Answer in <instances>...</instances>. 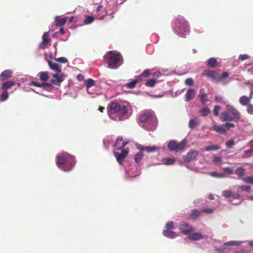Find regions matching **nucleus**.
Listing matches in <instances>:
<instances>
[{
  "label": "nucleus",
  "mask_w": 253,
  "mask_h": 253,
  "mask_svg": "<svg viewBox=\"0 0 253 253\" xmlns=\"http://www.w3.org/2000/svg\"><path fill=\"white\" fill-rule=\"evenodd\" d=\"M107 113L112 120L115 121H122L126 118L128 109L125 105L113 101L108 104Z\"/></svg>",
  "instance_id": "nucleus-1"
},
{
  "label": "nucleus",
  "mask_w": 253,
  "mask_h": 253,
  "mask_svg": "<svg viewBox=\"0 0 253 253\" xmlns=\"http://www.w3.org/2000/svg\"><path fill=\"white\" fill-rule=\"evenodd\" d=\"M139 120L145 123L142 126L148 131H153L156 128L157 120L152 110L142 111L139 116Z\"/></svg>",
  "instance_id": "nucleus-2"
},
{
  "label": "nucleus",
  "mask_w": 253,
  "mask_h": 253,
  "mask_svg": "<svg viewBox=\"0 0 253 253\" xmlns=\"http://www.w3.org/2000/svg\"><path fill=\"white\" fill-rule=\"evenodd\" d=\"M56 164L64 171L71 170L75 164V157L67 153H63L56 157Z\"/></svg>",
  "instance_id": "nucleus-3"
},
{
  "label": "nucleus",
  "mask_w": 253,
  "mask_h": 253,
  "mask_svg": "<svg viewBox=\"0 0 253 253\" xmlns=\"http://www.w3.org/2000/svg\"><path fill=\"white\" fill-rule=\"evenodd\" d=\"M123 60L120 53L111 51L106 53L104 56V61L108 67L111 69H116L120 65V62Z\"/></svg>",
  "instance_id": "nucleus-4"
},
{
  "label": "nucleus",
  "mask_w": 253,
  "mask_h": 253,
  "mask_svg": "<svg viewBox=\"0 0 253 253\" xmlns=\"http://www.w3.org/2000/svg\"><path fill=\"white\" fill-rule=\"evenodd\" d=\"M174 28L177 33L181 34L184 36L185 33L189 32L190 27L188 22L183 17L178 16L174 19Z\"/></svg>",
  "instance_id": "nucleus-5"
},
{
  "label": "nucleus",
  "mask_w": 253,
  "mask_h": 253,
  "mask_svg": "<svg viewBox=\"0 0 253 253\" xmlns=\"http://www.w3.org/2000/svg\"><path fill=\"white\" fill-rule=\"evenodd\" d=\"M235 127V125L231 122H226L222 125H218L214 121L212 122L213 130L216 132L222 134H225L228 130L231 128H234Z\"/></svg>",
  "instance_id": "nucleus-6"
},
{
  "label": "nucleus",
  "mask_w": 253,
  "mask_h": 253,
  "mask_svg": "<svg viewBox=\"0 0 253 253\" xmlns=\"http://www.w3.org/2000/svg\"><path fill=\"white\" fill-rule=\"evenodd\" d=\"M65 77L63 74L59 75L58 74H54L53 75V78L50 80V83H43V88L48 90V89H52L53 86L52 84L56 85H59L64 80Z\"/></svg>",
  "instance_id": "nucleus-7"
},
{
  "label": "nucleus",
  "mask_w": 253,
  "mask_h": 253,
  "mask_svg": "<svg viewBox=\"0 0 253 253\" xmlns=\"http://www.w3.org/2000/svg\"><path fill=\"white\" fill-rule=\"evenodd\" d=\"M186 144V141L183 139L178 143L175 140H171L168 144V148L171 151L178 152L183 150Z\"/></svg>",
  "instance_id": "nucleus-8"
},
{
  "label": "nucleus",
  "mask_w": 253,
  "mask_h": 253,
  "mask_svg": "<svg viewBox=\"0 0 253 253\" xmlns=\"http://www.w3.org/2000/svg\"><path fill=\"white\" fill-rule=\"evenodd\" d=\"M117 151L114 152V154L116 158L117 161L120 164H122L124 159L127 156L128 153V151L122 149H117Z\"/></svg>",
  "instance_id": "nucleus-9"
},
{
  "label": "nucleus",
  "mask_w": 253,
  "mask_h": 253,
  "mask_svg": "<svg viewBox=\"0 0 253 253\" xmlns=\"http://www.w3.org/2000/svg\"><path fill=\"white\" fill-rule=\"evenodd\" d=\"M179 229L181 232L184 235H188L194 230L192 226L185 222H181L180 223Z\"/></svg>",
  "instance_id": "nucleus-10"
},
{
  "label": "nucleus",
  "mask_w": 253,
  "mask_h": 253,
  "mask_svg": "<svg viewBox=\"0 0 253 253\" xmlns=\"http://www.w3.org/2000/svg\"><path fill=\"white\" fill-rule=\"evenodd\" d=\"M202 75L210 78L211 80L218 82L219 74L215 71L206 70L202 73Z\"/></svg>",
  "instance_id": "nucleus-11"
},
{
  "label": "nucleus",
  "mask_w": 253,
  "mask_h": 253,
  "mask_svg": "<svg viewBox=\"0 0 253 253\" xmlns=\"http://www.w3.org/2000/svg\"><path fill=\"white\" fill-rule=\"evenodd\" d=\"M226 109L229 113L232 115V116L235 119V122H238L241 119V115L240 112L234 108L232 106L227 105Z\"/></svg>",
  "instance_id": "nucleus-12"
},
{
  "label": "nucleus",
  "mask_w": 253,
  "mask_h": 253,
  "mask_svg": "<svg viewBox=\"0 0 253 253\" xmlns=\"http://www.w3.org/2000/svg\"><path fill=\"white\" fill-rule=\"evenodd\" d=\"M42 41L39 44V49H45L47 47L48 43H50L51 40L49 38V35L47 32L44 33L42 36Z\"/></svg>",
  "instance_id": "nucleus-13"
},
{
  "label": "nucleus",
  "mask_w": 253,
  "mask_h": 253,
  "mask_svg": "<svg viewBox=\"0 0 253 253\" xmlns=\"http://www.w3.org/2000/svg\"><path fill=\"white\" fill-rule=\"evenodd\" d=\"M199 152L196 150H191L184 157L183 161L185 163H188L194 160L198 155Z\"/></svg>",
  "instance_id": "nucleus-14"
},
{
  "label": "nucleus",
  "mask_w": 253,
  "mask_h": 253,
  "mask_svg": "<svg viewBox=\"0 0 253 253\" xmlns=\"http://www.w3.org/2000/svg\"><path fill=\"white\" fill-rule=\"evenodd\" d=\"M220 120L223 122H230L231 121H235V119L234 117L228 112H222L220 116Z\"/></svg>",
  "instance_id": "nucleus-15"
},
{
  "label": "nucleus",
  "mask_w": 253,
  "mask_h": 253,
  "mask_svg": "<svg viewBox=\"0 0 253 253\" xmlns=\"http://www.w3.org/2000/svg\"><path fill=\"white\" fill-rule=\"evenodd\" d=\"M48 64L50 69L57 73H61V66L56 62L52 61H48Z\"/></svg>",
  "instance_id": "nucleus-16"
},
{
  "label": "nucleus",
  "mask_w": 253,
  "mask_h": 253,
  "mask_svg": "<svg viewBox=\"0 0 253 253\" xmlns=\"http://www.w3.org/2000/svg\"><path fill=\"white\" fill-rule=\"evenodd\" d=\"M13 74V72L10 70H5L3 71L0 74V80L3 81L10 78Z\"/></svg>",
  "instance_id": "nucleus-17"
},
{
  "label": "nucleus",
  "mask_w": 253,
  "mask_h": 253,
  "mask_svg": "<svg viewBox=\"0 0 253 253\" xmlns=\"http://www.w3.org/2000/svg\"><path fill=\"white\" fill-rule=\"evenodd\" d=\"M195 91L193 88L188 89L185 94V99L187 102L191 100L195 96Z\"/></svg>",
  "instance_id": "nucleus-18"
},
{
  "label": "nucleus",
  "mask_w": 253,
  "mask_h": 253,
  "mask_svg": "<svg viewBox=\"0 0 253 253\" xmlns=\"http://www.w3.org/2000/svg\"><path fill=\"white\" fill-rule=\"evenodd\" d=\"M15 84L16 82L14 81L5 82L1 85V89L2 90H7V89L10 88Z\"/></svg>",
  "instance_id": "nucleus-19"
},
{
  "label": "nucleus",
  "mask_w": 253,
  "mask_h": 253,
  "mask_svg": "<svg viewBox=\"0 0 253 253\" xmlns=\"http://www.w3.org/2000/svg\"><path fill=\"white\" fill-rule=\"evenodd\" d=\"M189 240L192 241H197L204 238V236L201 233H194L188 236Z\"/></svg>",
  "instance_id": "nucleus-20"
},
{
  "label": "nucleus",
  "mask_w": 253,
  "mask_h": 253,
  "mask_svg": "<svg viewBox=\"0 0 253 253\" xmlns=\"http://www.w3.org/2000/svg\"><path fill=\"white\" fill-rule=\"evenodd\" d=\"M163 234L164 236L169 238H174L177 236V234L170 230H164Z\"/></svg>",
  "instance_id": "nucleus-21"
},
{
  "label": "nucleus",
  "mask_w": 253,
  "mask_h": 253,
  "mask_svg": "<svg viewBox=\"0 0 253 253\" xmlns=\"http://www.w3.org/2000/svg\"><path fill=\"white\" fill-rule=\"evenodd\" d=\"M200 124L199 120L197 117H195L193 119H191L189 121L188 126L191 128L193 129L197 126Z\"/></svg>",
  "instance_id": "nucleus-22"
},
{
  "label": "nucleus",
  "mask_w": 253,
  "mask_h": 253,
  "mask_svg": "<svg viewBox=\"0 0 253 253\" xmlns=\"http://www.w3.org/2000/svg\"><path fill=\"white\" fill-rule=\"evenodd\" d=\"M127 144V142L123 141L122 137H118L115 142V146L118 147V149H122Z\"/></svg>",
  "instance_id": "nucleus-23"
},
{
  "label": "nucleus",
  "mask_w": 253,
  "mask_h": 253,
  "mask_svg": "<svg viewBox=\"0 0 253 253\" xmlns=\"http://www.w3.org/2000/svg\"><path fill=\"white\" fill-rule=\"evenodd\" d=\"M202 211L198 210L197 209H194L191 211V213L189 215V216L193 219H195L197 217H199L202 215Z\"/></svg>",
  "instance_id": "nucleus-24"
},
{
  "label": "nucleus",
  "mask_w": 253,
  "mask_h": 253,
  "mask_svg": "<svg viewBox=\"0 0 253 253\" xmlns=\"http://www.w3.org/2000/svg\"><path fill=\"white\" fill-rule=\"evenodd\" d=\"M38 76L40 80L43 82L48 81L49 78L48 73L47 72H41L38 74Z\"/></svg>",
  "instance_id": "nucleus-25"
},
{
  "label": "nucleus",
  "mask_w": 253,
  "mask_h": 253,
  "mask_svg": "<svg viewBox=\"0 0 253 253\" xmlns=\"http://www.w3.org/2000/svg\"><path fill=\"white\" fill-rule=\"evenodd\" d=\"M208 67L214 68L217 66V61L215 58H211L207 61Z\"/></svg>",
  "instance_id": "nucleus-26"
},
{
  "label": "nucleus",
  "mask_w": 253,
  "mask_h": 253,
  "mask_svg": "<svg viewBox=\"0 0 253 253\" xmlns=\"http://www.w3.org/2000/svg\"><path fill=\"white\" fill-rule=\"evenodd\" d=\"M139 81H140L138 78V77H137L135 79H134V80H132V81L126 84V86L128 88H130V89L133 88L135 87V86L136 84H137V83H138Z\"/></svg>",
  "instance_id": "nucleus-27"
},
{
  "label": "nucleus",
  "mask_w": 253,
  "mask_h": 253,
  "mask_svg": "<svg viewBox=\"0 0 253 253\" xmlns=\"http://www.w3.org/2000/svg\"><path fill=\"white\" fill-rule=\"evenodd\" d=\"M239 102L243 106L248 105L249 103L250 102L246 96H242L239 99Z\"/></svg>",
  "instance_id": "nucleus-28"
},
{
  "label": "nucleus",
  "mask_w": 253,
  "mask_h": 253,
  "mask_svg": "<svg viewBox=\"0 0 253 253\" xmlns=\"http://www.w3.org/2000/svg\"><path fill=\"white\" fill-rule=\"evenodd\" d=\"M150 74V70L148 69L145 70L138 77L141 81L143 80V78L148 77Z\"/></svg>",
  "instance_id": "nucleus-29"
},
{
  "label": "nucleus",
  "mask_w": 253,
  "mask_h": 253,
  "mask_svg": "<svg viewBox=\"0 0 253 253\" xmlns=\"http://www.w3.org/2000/svg\"><path fill=\"white\" fill-rule=\"evenodd\" d=\"M235 173L239 177L242 178L245 174V169L243 167H239L236 169Z\"/></svg>",
  "instance_id": "nucleus-30"
},
{
  "label": "nucleus",
  "mask_w": 253,
  "mask_h": 253,
  "mask_svg": "<svg viewBox=\"0 0 253 253\" xmlns=\"http://www.w3.org/2000/svg\"><path fill=\"white\" fill-rule=\"evenodd\" d=\"M9 97L7 90H3V91L0 95V102H3L7 100Z\"/></svg>",
  "instance_id": "nucleus-31"
},
{
  "label": "nucleus",
  "mask_w": 253,
  "mask_h": 253,
  "mask_svg": "<svg viewBox=\"0 0 253 253\" xmlns=\"http://www.w3.org/2000/svg\"><path fill=\"white\" fill-rule=\"evenodd\" d=\"M143 152L141 151H139L137 153H136L134 156V161L136 163H138L141 160L142 157H143Z\"/></svg>",
  "instance_id": "nucleus-32"
},
{
  "label": "nucleus",
  "mask_w": 253,
  "mask_h": 253,
  "mask_svg": "<svg viewBox=\"0 0 253 253\" xmlns=\"http://www.w3.org/2000/svg\"><path fill=\"white\" fill-rule=\"evenodd\" d=\"M238 189H240L242 191L250 193L251 191V187L248 185H241L238 187Z\"/></svg>",
  "instance_id": "nucleus-33"
},
{
  "label": "nucleus",
  "mask_w": 253,
  "mask_h": 253,
  "mask_svg": "<svg viewBox=\"0 0 253 253\" xmlns=\"http://www.w3.org/2000/svg\"><path fill=\"white\" fill-rule=\"evenodd\" d=\"M213 162L216 165H220L222 163V160L221 157L218 156H213Z\"/></svg>",
  "instance_id": "nucleus-34"
},
{
  "label": "nucleus",
  "mask_w": 253,
  "mask_h": 253,
  "mask_svg": "<svg viewBox=\"0 0 253 253\" xmlns=\"http://www.w3.org/2000/svg\"><path fill=\"white\" fill-rule=\"evenodd\" d=\"M156 81L155 79H151L148 80L145 83V85L148 87H154L155 84H156Z\"/></svg>",
  "instance_id": "nucleus-35"
},
{
  "label": "nucleus",
  "mask_w": 253,
  "mask_h": 253,
  "mask_svg": "<svg viewBox=\"0 0 253 253\" xmlns=\"http://www.w3.org/2000/svg\"><path fill=\"white\" fill-rule=\"evenodd\" d=\"M199 97L203 105H205L208 101V95L206 93H203L201 94Z\"/></svg>",
  "instance_id": "nucleus-36"
},
{
  "label": "nucleus",
  "mask_w": 253,
  "mask_h": 253,
  "mask_svg": "<svg viewBox=\"0 0 253 253\" xmlns=\"http://www.w3.org/2000/svg\"><path fill=\"white\" fill-rule=\"evenodd\" d=\"M66 22V20L64 18H60L56 20V26L59 27L63 26Z\"/></svg>",
  "instance_id": "nucleus-37"
},
{
  "label": "nucleus",
  "mask_w": 253,
  "mask_h": 253,
  "mask_svg": "<svg viewBox=\"0 0 253 253\" xmlns=\"http://www.w3.org/2000/svg\"><path fill=\"white\" fill-rule=\"evenodd\" d=\"M220 149V147H219L217 145H211L210 146H206L205 147V150L206 151H211V150H217Z\"/></svg>",
  "instance_id": "nucleus-38"
},
{
  "label": "nucleus",
  "mask_w": 253,
  "mask_h": 253,
  "mask_svg": "<svg viewBox=\"0 0 253 253\" xmlns=\"http://www.w3.org/2000/svg\"><path fill=\"white\" fill-rule=\"evenodd\" d=\"M222 195L226 198H229L232 197V192L231 190H223L222 192Z\"/></svg>",
  "instance_id": "nucleus-39"
},
{
  "label": "nucleus",
  "mask_w": 253,
  "mask_h": 253,
  "mask_svg": "<svg viewBox=\"0 0 253 253\" xmlns=\"http://www.w3.org/2000/svg\"><path fill=\"white\" fill-rule=\"evenodd\" d=\"M159 149V148L155 146L145 147V151L148 153L153 152Z\"/></svg>",
  "instance_id": "nucleus-40"
},
{
  "label": "nucleus",
  "mask_w": 253,
  "mask_h": 253,
  "mask_svg": "<svg viewBox=\"0 0 253 253\" xmlns=\"http://www.w3.org/2000/svg\"><path fill=\"white\" fill-rule=\"evenodd\" d=\"M85 84L87 88H89L94 85V82L91 79H88L85 81Z\"/></svg>",
  "instance_id": "nucleus-41"
},
{
  "label": "nucleus",
  "mask_w": 253,
  "mask_h": 253,
  "mask_svg": "<svg viewBox=\"0 0 253 253\" xmlns=\"http://www.w3.org/2000/svg\"><path fill=\"white\" fill-rule=\"evenodd\" d=\"M210 112V110L208 107H204L201 110V113L202 116H207Z\"/></svg>",
  "instance_id": "nucleus-42"
},
{
  "label": "nucleus",
  "mask_w": 253,
  "mask_h": 253,
  "mask_svg": "<svg viewBox=\"0 0 253 253\" xmlns=\"http://www.w3.org/2000/svg\"><path fill=\"white\" fill-rule=\"evenodd\" d=\"M202 212H204L206 213H211L213 212V209L209 207H204L202 210Z\"/></svg>",
  "instance_id": "nucleus-43"
},
{
  "label": "nucleus",
  "mask_w": 253,
  "mask_h": 253,
  "mask_svg": "<svg viewBox=\"0 0 253 253\" xmlns=\"http://www.w3.org/2000/svg\"><path fill=\"white\" fill-rule=\"evenodd\" d=\"M210 175L213 177L223 178L225 176V175L222 173H218L216 171L211 172Z\"/></svg>",
  "instance_id": "nucleus-44"
},
{
  "label": "nucleus",
  "mask_w": 253,
  "mask_h": 253,
  "mask_svg": "<svg viewBox=\"0 0 253 253\" xmlns=\"http://www.w3.org/2000/svg\"><path fill=\"white\" fill-rule=\"evenodd\" d=\"M242 242L240 241H230L225 243V246H239Z\"/></svg>",
  "instance_id": "nucleus-45"
},
{
  "label": "nucleus",
  "mask_w": 253,
  "mask_h": 253,
  "mask_svg": "<svg viewBox=\"0 0 253 253\" xmlns=\"http://www.w3.org/2000/svg\"><path fill=\"white\" fill-rule=\"evenodd\" d=\"M242 179L245 182L253 185V178L252 176L243 177Z\"/></svg>",
  "instance_id": "nucleus-46"
},
{
  "label": "nucleus",
  "mask_w": 253,
  "mask_h": 253,
  "mask_svg": "<svg viewBox=\"0 0 253 253\" xmlns=\"http://www.w3.org/2000/svg\"><path fill=\"white\" fill-rule=\"evenodd\" d=\"M221 107L219 105H215L214 107L213 112L215 116L217 117L219 116V112L221 110Z\"/></svg>",
  "instance_id": "nucleus-47"
},
{
  "label": "nucleus",
  "mask_w": 253,
  "mask_h": 253,
  "mask_svg": "<svg viewBox=\"0 0 253 253\" xmlns=\"http://www.w3.org/2000/svg\"><path fill=\"white\" fill-rule=\"evenodd\" d=\"M223 170L224 172L228 174H232L234 172L233 169L232 168L230 167L224 168Z\"/></svg>",
  "instance_id": "nucleus-48"
},
{
  "label": "nucleus",
  "mask_w": 253,
  "mask_h": 253,
  "mask_svg": "<svg viewBox=\"0 0 253 253\" xmlns=\"http://www.w3.org/2000/svg\"><path fill=\"white\" fill-rule=\"evenodd\" d=\"M166 229L165 230H170L174 228V224L172 221H169L168 222L165 226Z\"/></svg>",
  "instance_id": "nucleus-49"
},
{
  "label": "nucleus",
  "mask_w": 253,
  "mask_h": 253,
  "mask_svg": "<svg viewBox=\"0 0 253 253\" xmlns=\"http://www.w3.org/2000/svg\"><path fill=\"white\" fill-rule=\"evenodd\" d=\"M94 17L91 16H86L84 19V23L85 24H90L94 21Z\"/></svg>",
  "instance_id": "nucleus-50"
},
{
  "label": "nucleus",
  "mask_w": 253,
  "mask_h": 253,
  "mask_svg": "<svg viewBox=\"0 0 253 253\" xmlns=\"http://www.w3.org/2000/svg\"><path fill=\"white\" fill-rule=\"evenodd\" d=\"M235 144V141L233 139H230L226 142V146L228 148H231Z\"/></svg>",
  "instance_id": "nucleus-51"
},
{
  "label": "nucleus",
  "mask_w": 253,
  "mask_h": 253,
  "mask_svg": "<svg viewBox=\"0 0 253 253\" xmlns=\"http://www.w3.org/2000/svg\"><path fill=\"white\" fill-rule=\"evenodd\" d=\"M229 76V74L226 72H225L224 73H222V74L219 76V79H218V81H223L225 79H226V78H227Z\"/></svg>",
  "instance_id": "nucleus-52"
},
{
  "label": "nucleus",
  "mask_w": 253,
  "mask_h": 253,
  "mask_svg": "<svg viewBox=\"0 0 253 253\" xmlns=\"http://www.w3.org/2000/svg\"><path fill=\"white\" fill-rule=\"evenodd\" d=\"M215 100L218 103H221L223 104H226V102L223 100L222 97L220 96H216L215 97Z\"/></svg>",
  "instance_id": "nucleus-53"
},
{
  "label": "nucleus",
  "mask_w": 253,
  "mask_h": 253,
  "mask_svg": "<svg viewBox=\"0 0 253 253\" xmlns=\"http://www.w3.org/2000/svg\"><path fill=\"white\" fill-rule=\"evenodd\" d=\"M247 111L249 114L253 115V105L252 104H248Z\"/></svg>",
  "instance_id": "nucleus-54"
},
{
  "label": "nucleus",
  "mask_w": 253,
  "mask_h": 253,
  "mask_svg": "<svg viewBox=\"0 0 253 253\" xmlns=\"http://www.w3.org/2000/svg\"><path fill=\"white\" fill-rule=\"evenodd\" d=\"M174 160L172 158H168L166 160L165 162V164L166 165H170L174 164Z\"/></svg>",
  "instance_id": "nucleus-55"
},
{
  "label": "nucleus",
  "mask_w": 253,
  "mask_h": 253,
  "mask_svg": "<svg viewBox=\"0 0 253 253\" xmlns=\"http://www.w3.org/2000/svg\"><path fill=\"white\" fill-rule=\"evenodd\" d=\"M55 61L61 63H65L68 62L67 58L65 57H59L56 58L55 59Z\"/></svg>",
  "instance_id": "nucleus-56"
},
{
  "label": "nucleus",
  "mask_w": 253,
  "mask_h": 253,
  "mask_svg": "<svg viewBox=\"0 0 253 253\" xmlns=\"http://www.w3.org/2000/svg\"><path fill=\"white\" fill-rule=\"evenodd\" d=\"M185 84L188 85H192L194 84V81L191 78H188L185 80Z\"/></svg>",
  "instance_id": "nucleus-57"
},
{
  "label": "nucleus",
  "mask_w": 253,
  "mask_h": 253,
  "mask_svg": "<svg viewBox=\"0 0 253 253\" xmlns=\"http://www.w3.org/2000/svg\"><path fill=\"white\" fill-rule=\"evenodd\" d=\"M30 84L40 87H43V83H40L38 82L33 81Z\"/></svg>",
  "instance_id": "nucleus-58"
},
{
  "label": "nucleus",
  "mask_w": 253,
  "mask_h": 253,
  "mask_svg": "<svg viewBox=\"0 0 253 253\" xmlns=\"http://www.w3.org/2000/svg\"><path fill=\"white\" fill-rule=\"evenodd\" d=\"M161 75V73L159 71L155 72L153 73V79L156 80L158 79Z\"/></svg>",
  "instance_id": "nucleus-59"
},
{
  "label": "nucleus",
  "mask_w": 253,
  "mask_h": 253,
  "mask_svg": "<svg viewBox=\"0 0 253 253\" xmlns=\"http://www.w3.org/2000/svg\"><path fill=\"white\" fill-rule=\"evenodd\" d=\"M253 153V148H252V149L248 150H246L245 151V154L246 155V156L247 157H250L251 156V155H250V154L251 153Z\"/></svg>",
  "instance_id": "nucleus-60"
},
{
  "label": "nucleus",
  "mask_w": 253,
  "mask_h": 253,
  "mask_svg": "<svg viewBox=\"0 0 253 253\" xmlns=\"http://www.w3.org/2000/svg\"><path fill=\"white\" fill-rule=\"evenodd\" d=\"M249 58V56L247 54H241V55H240V57H239V58L242 61H244L246 59H248Z\"/></svg>",
  "instance_id": "nucleus-61"
},
{
  "label": "nucleus",
  "mask_w": 253,
  "mask_h": 253,
  "mask_svg": "<svg viewBox=\"0 0 253 253\" xmlns=\"http://www.w3.org/2000/svg\"><path fill=\"white\" fill-rule=\"evenodd\" d=\"M240 196L238 193H233L232 192V197L233 198L235 199H239Z\"/></svg>",
  "instance_id": "nucleus-62"
},
{
  "label": "nucleus",
  "mask_w": 253,
  "mask_h": 253,
  "mask_svg": "<svg viewBox=\"0 0 253 253\" xmlns=\"http://www.w3.org/2000/svg\"><path fill=\"white\" fill-rule=\"evenodd\" d=\"M138 149L139 150H140V151H141V152H142V151H143V150H145V147H144V146H142V145H140L139 146H138Z\"/></svg>",
  "instance_id": "nucleus-63"
},
{
  "label": "nucleus",
  "mask_w": 253,
  "mask_h": 253,
  "mask_svg": "<svg viewBox=\"0 0 253 253\" xmlns=\"http://www.w3.org/2000/svg\"><path fill=\"white\" fill-rule=\"evenodd\" d=\"M59 33L61 35H64L65 34V31L63 27H61L59 29Z\"/></svg>",
  "instance_id": "nucleus-64"
}]
</instances>
